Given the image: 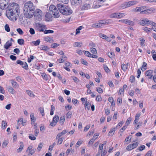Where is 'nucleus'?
Masks as SVG:
<instances>
[{
    "instance_id": "obj_18",
    "label": "nucleus",
    "mask_w": 156,
    "mask_h": 156,
    "mask_svg": "<svg viewBox=\"0 0 156 156\" xmlns=\"http://www.w3.org/2000/svg\"><path fill=\"white\" fill-rule=\"evenodd\" d=\"M12 44L9 41H8L4 45V48L6 49H8L9 48L12 46Z\"/></svg>"
},
{
    "instance_id": "obj_15",
    "label": "nucleus",
    "mask_w": 156,
    "mask_h": 156,
    "mask_svg": "<svg viewBox=\"0 0 156 156\" xmlns=\"http://www.w3.org/2000/svg\"><path fill=\"white\" fill-rule=\"evenodd\" d=\"M51 13L52 15H53L56 18L59 16L58 12L56 7L55 8L54 10L53 11H52Z\"/></svg>"
},
{
    "instance_id": "obj_41",
    "label": "nucleus",
    "mask_w": 156,
    "mask_h": 156,
    "mask_svg": "<svg viewBox=\"0 0 156 156\" xmlns=\"http://www.w3.org/2000/svg\"><path fill=\"white\" fill-rule=\"evenodd\" d=\"M8 143V141L6 140L4 141L2 145V148H4L7 145Z\"/></svg>"
},
{
    "instance_id": "obj_3",
    "label": "nucleus",
    "mask_w": 156,
    "mask_h": 156,
    "mask_svg": "<svg viewBox=\"0 0 156 156\" xmlns=\"http://www.w3.org/2000/svg\"><path fill=\"white\" fill-rule=\"evenodd\" d=\"M57 7L59 12L63 14L68 15L72 13V10L69 7L64 5L62 4H57Z\"/></svg>"
},
{
    "instance_id": "obj_9",
    "label": "nucleus",
    "mask_w": 156,
    "mask_h": 156,
    "mask_svg": "<svg viewBox=\"0 0 156 156\" xmlns=\"http://www.w3.org/2000/svg\"><path fill=\"white\" fill-rule=\"evenodd\" d=\"M59 118L58 116L57 115H55L52 121L50 123L51 126H55L59 120Z\"/></svg>"
},
{
    "instance_id": "obj_58",
    "label": "nucleus",
    "mask_w": 156,
    "mask_h": 156,
    "mask_svg": "<svg viewBox=\"0 0 156 156\" xmlns=\"http://www.w3.org/2000/svg\"><path fill=\"white\" fill-rule=\"evenodd\" d=\"M85 55L89 57H90L91 56V54L88 51H85L84 52Z\"/></svg>"
},
{
    "instance_id": "obj_19",
    "label": "nucleus",
    "mask_w": 156,
    "mask_h": 156,
    "mask_svg": "<svg viewBox=\"0 0 156 156\" xmlns=\"http://www.w3.org/2000/svg\"><path fill=\"white\" fill-rule=\"evenodd\" d=\"M20 145L19 148L17 150V152L18 153L21 152L22 151L24 146V144L22 142H20Z\"/></svg>"
},
{
    "instance_id": "obj_40",
    "label": "nucleus",
    "mask_w": 156,
    "mask_h": 156,
    "mask_svg": "<svg viewBox=\"0 0 156 156\" xmlns=\"http://www.w3.org/2000/svg\"><path fill=\"white\" fill-rule=\"evenodd\" d=\"M143 29L146 32L149 33L150 32L151 30V29L147 27H144L143 28Z\"/></svg>"
},
{
    "instance_id": "obj_39",
    "label": "nucleus",
    "mask_w": 156,
    "mask_h": 156,
    "mask_svg": "<svg viewBox=\"0 0 156 156\" xmlns=\"http://www.w3.org/2000/svg\"><path fill=\"white\" fill-rule=\"evenodd\" d=\"M17 42L19 44L21 45L24 44V40L22 39H19L18 40Z\"/></svg>"
},
{
    "instance_id": "obj_32",
    "label": "nucleus",
    "mask_w": 156,
    "mask_h": 156,
    "mask_svg": "<svg viewBox=\"0 0 156 156\" xmlns=\"http://www.w3.org/2000/svg\"><path fill=\"white\" fill-rule=\"evenodd\" d=\"M90 52L93 54H96L97 53V51L96 48H95L92 47L90 48Z\"/></svg>"
},
{
    "instance_id": "obj_20",
    "label": "nucleus",
    "mask_w": 156,
    "mask_h": 156,
    "mask_svg": "<svg viewBox=\"0 0 156 156\" xmlns=\"http://www.w3.org/2000/svg\"><path fill=\"white\" fill-rule=\"evenodd\" d=\"M91 106L90 103L88 101H86L84 104V107L85 109H87V110H89L90 109Z\"/></svg>"
},
{
    "instance_id": "obj_57",
    "label": "nucleus",
    "mask_w": 156,
    "mask_h": 156,
    "mask_svg": "<svg viewBox=\"0 0 156 156\" xmlns=\"http://www.w3.org/2000/svg\"><path fill=\"white\" fill-rule=\"evenodd\" d=\"M97 91L100 94L102 93L103 92V90L100 87H97L96 88Z\"/></svg>"
},
{
    "instance_id": "obj_2",
    "label": "nucleus",
    "mask_w": 156,
    "mask_h": 156,
    "mask_svg": "<svg viewBox=\"0 0 156 156\" xmlns=\"http://www.w3.org/2000/svg\"><path fill=\"white\" fill-rule=\"evenodd\" d=\"M35 7L32 2L28 1L26 2L24 6V14L28 18H31L35 10Z\"/></svg>"
},
{
    "instance_id": "obj_36",
    "label": "nucleus",
    "mask_w": 156,
    "mask_h": 156,
    "mask_svg": "<svg viewBox=\"0 0 156 156\" xmlns=\"http://www.w3.org/2000/svg\"><path fill=\"white\" fill-rule=\"evenodd\" d=\"M99 23L101 24V27L103 26V25H106L108 23V22L107 21H105V20H101L99 22Z\"/></svg>"
},
{
    "instance_id": "obj_17",
    "label": "nucleus",
    "mask_w": 156,
    "mask_h": 156,
    "mask_svg": "<svg viewBox=\"0 0 156 156\" xmlns=\"http://www.w3.org/2000/svg\"><path fill=\"white\" fill-rule=\"evenodd\" d=\"M67 57L65 55L62 56L61 58L58 59V61L60 63H62L65 62L67 59Z\"/></svg>"
},
{
    "instance_id": "obj_12",
    "label": "nucleus",
    "mask_w": 156,
    "mask_h": 156,
    "mask_svg": "<svg viewBox=\"0 0 156 156\" xmlns=\"http://www.w3.org/2000/svg\"><path fill=\"white\" fill-rule=\"evenodd\" d=\"M153 73V70H149L146 72L145 73V75L146 76H148L149 79H151L152 78L153 75H152Z\"/></svg>"
},
{
    "instance_id": "obj_28",
    "label": "nucleus",
    "mask_w": 156,
    "mask_h": 156,
    "mask_svg": "<svg viewBox=\"0 0 156 156\" xmlns=\"http://www.w3.org/2000/svg\"><path fill=\"white\" fill-rule=\"evenodd\" d=\"M44 39L45 41L50 43H52L53 41V40L52 38L48 36L45 37Z\"/></svg>"
},
{
    "instance_id": "obj_14",
    "label": "nucleus",
    "mask_w": 156,
    "mask_h": 156,
    "mask_svg": "<svg viewBox=\"0 0 156 156\" xmlns=\"http://www.w3.org/2000/svg\"><path fill=\"white\" fill-rule=\"evenodd\" d=\"M90 5L89 4H84L82 7V10H86L90 9Z\"/></svg>"
},
{
    "instance_id": "obj_56",
    "label": "nucleus",
    "mask_w": 156,
    "mask_h": 156,
    "mask_svg": "<svg viewBox=\"0 0 156 156\" xmlns=\"http://www.w3.org/2000/svg\"><path fill=\"white\" fill-rule=\"evenodd\" d=\"M29 32L30 33L32 34H34L35 33V30L34 29L32 28H30V29Z\"/></svg>"
},
{
    "instance_id": "obj_44",
    "label": "nucleus",
    "mask_w": 156,
    "mask_h": 156,
    "mask_svg": "<svg viewBox=\"0 0 156 156\" xmlns=\"http://www.w3.org/2000/svg\"><path fill=\"white\" fill-rule=\"evenodd\" d=\"M132 120V118L131 117L129 118L127 120L126 122L125 123V125L128 126L130 124V122Z\"/></svg>"
},
{
    "instance_id": "obj_62",
    "label": "nucleus",
    "mask_w": 156,
    "mask_h": 156,
    "mask_svg": "<svg viewBox=\"0 0 156 156\" xmlns=\"http://www.w3.org/2000/svg\"><path fill=\"white\" fill-rule=\"evenodd\" d=\"M23 119H19L17 122L18 125L19 126H20V125L21 124L23 123Z\"/></svg>"
},
{
    "instance_id": "obj_52",
    "label": "nucleus",
    "mask_w": 156,
    "mask_h": 156,
    "mask_svg": "<svg viewBox=\"0 0 156 156\" xmlns=\"http://www.w3.org/2000/svg\"><path fill=\"white\" fill-rule=\"evenodd\" d=\"M95 140V139H94V138H93L92 139H90L88 143V145H89L90 144L91 145H92L93 144V143L94 141Z\"/></svg>"
},
{
    "instance_id": "obj_49",
    "label": "nucleus",
    "mask_w": 156,
    "mask_h": 156,
    "mask_svg": "<svg viewBox=\"0 0 156 156\" xmlns=\"http://www.w3.org/2000/svg\"><path fill=\"white\" fill-rule=\"evenodd\" d=\"M72 113V112H67V113L66 114V118L67 119L70 118L71 117Z\"/></svg>"
},
{
    "instance_id": "obj_35",
    "label": "nucleus",
    "mask_w": 156,
    "mask_h": 156,
    "mask_svg": "<svg viewBox=\"0 0 156 156\" xmlns=\"http://www.w3.org/2000/svg\"><path fill=\"white\" fill-rule=\"evenodd\" d=\"M39 109L41 115L42 116H44V108L43 107H41Z\"/></svg>"
},
{
    "instance_id": "obj_55",
    "label": "nucleus",
    "mask_w": 156,
    "mask_h": 156,
    "mask_svg": "<svg viewBox=\"0 0 156 156\" xmlns=\"http://www.w3.org/2000/svg\"><path fill=\"white\" fill-rule=\"evenodd\" d=\"M42 147H43L42 144V143H40L39 144L38 147H37V150L39 151H40L41 150V148H42Z\"/></svg>"
},
{
    "instance_id": "obj_47",
    "label": "nucleus",
    "mask_w": 156,
    "mask_h": 156,
    "mask_svg": "<svg viewBox=\"0 0 156 156\" xmlns=\"http://www.w3.org/2000/svg\"><path fill=\"white\" fill-rule=\"evenodd\" d=\"M102 100L101 96L100 95H97L96 97V101H100Z\"/></svg>"
},
{
    "instance_id": "obj_13",
    "label": "nucleus",
    "mask_w": 156,
    "mask_h": 156,
    "mask_svg": "<svg viewBox=\"0 0 156 156\" xmlns=\"http://www.w3.org/2000/svg\"><path fill=\"white\" fill-rule=\"evenodd\" d=\"M52 14L50 12H47L45 16V20L46 21H50L51 20Z\"/></svg>"
},
{
    "instance_id": "obj_29",
    "label": "nucleus",
    "mask_w": 156,
    "mask_h": 156,
    "mask_svg": "<svg viewBox=\"0 0 156 156\" xmlns=\"http://www.w3.org/2000/svg\"><path fill=\"white\" fill-rule=\"evenodd\" d=\"M27 93L30 97H34L35 95L34 94L33 92L31 90H27L26 91Z\"/></svg>"
},
{
    "instance_id": "obj_61",
    "label": "nucleus",
    "mask_w": 156,
    "mask_h": 156,
    "mask_svg": "<svg viewBox=\"0 0 156 156\" xmlns=\"http://www.w3.org/2000/svg\"><path fill=\"white\" fill-rule=\"evenodd\" d=\"M139 143L138 142H136L132 144V146L133 147V148H135L138 145Z\"/></svg>"
},
{
    "instance_id": "obj_54",
    "label": "nucleus",
    "mask_w": 156,
    "mask_h": 156,
    "mask_svg": "<svg viewBox=\"0 0 156 156\" xmlns=\"http://www.w3.org/2000/svg\"><path fill=\"white\" fill-rule=\"evenodd\" d=\"M16 30L19 34L20 35H22L23 33V30L20 28L17 29H16Z\"/></svg>"
},
{
    "instance_id": "obj_45",
    "label": "nucleus",
    "mask_w": 156,
    "mask_h": 156,
    "mask_svg": "<svg viewBox=\"0 0 156 156\" xmlns=\"http://www.w3.org/2000/svg\"><path fill=\"white\" fill-rule=\"evenodd\" d=\"M104 146V144H101L99 145V151L100 152L101 151V152H103V148Z\"/></svg>"
},
{
    "instance_id": "obj_10",
    "label": "nucleus",
    "mask_w": 156,
    "mask_h": 156,
    "mask_svg": "<svg viewBox=\"0 0 156 156\" xmlns=\"http://www.w3.org/2000/svg\"><path fill=\"white\" fill-rule=\"evenodd\" d=\"M16 63L17 64L21 65L22 67L25 69H27L28 68V65L26 62H23L20 60H17Z\"/></svg>"
},
{
    "instance_id": "obj_5",
    "label": "nucleus",
    "mask_w": 156,
    "mask_h": 156,
    "mask_svg": "<svg viewBox=\"0 0 156 156\" xmlns=\"http://www.w3.org/2000/svg\"><path fill=\"white\" fill-rule=\"evenodd\" d=\"M34 15L35 17L38 18L39 20H41L43 15L42 11L39 9H36L35 11H34L32 17Z\"/></svg>"
},
{
    "instance_id": "obj_23",
    "label": "nucleus",
    "mask_w": 156,
    "mask_h": 156,
    "mask_svg": "<svg viewBox=\"0 0 156 156\" xmlns=\"http://www.w3.org/2000/svg\"><path fill=\"white\" fill-rule=\"evenodd\" d=\"M8 92L12 94H13L15 92L13 88L11 86H9L8 87Z\"/></svg>"
},
{
    "instance_id": "obj_38",
    "label": "nucleus",
    "mask_w": 156,
    "mask_h": 156,
    "mask_svg": "<svg viewBox=\"0 0 156 156\" xmlns=\"http://www.w3.org/2000/svg\"><path fill=\"white\" fill-rule=\"evenodd\" d=\"M45 34H52L54 33V31L53 30H44L43 32Z\"/></svg>"
},
{
    "instance_id": "obj_50",
    "label": "nucleus",
    "mask_w": 156,
    "mask_h": 156,
    "mask_svg": "<svg viewBox=\"0 0 156 156\" xmlns=\"http://www.w3.org/2000/svg\"><path fill=\"white\" fill-rule=\"evenodd\" d=\"M43 79L45 80H48V76L45 73H43L41 75Z\"/></svg>"
},
{
    "instance_id": "obj_16",
    "label": "nucleus",
    "mask_w": 156,
    "mask_h": 156,
    "mask_svg": "<svg viewBox=\"0 0 156 156\" xmlns=\"http://www.w3.org/2000/svg\"><path fill=\"white\" fill-rule=\"evenodd\" d=\"M110 17L111 18H120V14L115 13L112 14L110 15Z\"/></svg>"
},
{
    "instance_id": "obj_53",
    "label": "nucleus",
    "mask_w": 156,
    "mask_h": 156,
    "mask_svg": "<svg viewBox=\"0 0 156 156\" xmlns=\"http://www.w3.org/2000/svg\"><path fill=\"white\" fill-rule=\"evenodd\" d=\"M129 80L131 83H133L135 80V77L133 76H131L130 77Z\"/></svg>"
},
{
    "instance_id": "obj_60",
    "label": "nucleus",
    "mask_w": 156,
    "mask_h": 156,
    "mask_svg": "<svg viewBox=\"0 0 156 156\" xmlns=\"http://www.w3.org/2000/svg\"><path fill=\"white\" fill-rule=\"evenodd\" d=\"M145 147L144 145H141L137 148V149L139 150L140 151H142L145 149Z\"/></svg>"
},
{
    "instance_id": "obj_63",
    "label": "nucleus",
    "mask_w": 156,
    "mask_h": 156,
    "mask_svg": "<svg viewBox=\"0 0 156 156\" xmlns=\"http://www.w3.org/2000/svg\"><path fill=\"white\" fill-rule=\"evenodd\" d=\"M73 80L76 83H78L79 81V80L75 76H72Z\"/></svg>"
},
{
    "instance_id": "obj_26",
    "label": "nucleus",
    "mask_w": 156,
    "mask_h": 156,
    "mask_svg": "<svg viewBox=\"0 0 156 156\" xmlns=\"http://www.w3.org/2000/svg\"><path fill=\"white\" fill-rule=\"evenodd\" d=\"M101 24L99 23H95L93 24L91 26V27L93 28H100L101 27Z\"/></svg>"
},
{
    "instance_id": "obj_37",
    "label": "nucleus",
    "mask_w": 156,
    "mask_h": 156,
    "mask_svg": "<svg viewBox=\"0 0 156 156\" xmlns=\"http://www.w3.org/2000/svg\"><path fill=\"white\" fill-rule=\"evenodd\" d=\"M82 43L80 42H75L74 44V46L75 47H80L82 45Z\"/></svg>"
},
{
    "instance_id": "obj_43",
    "label": "nucleus",
    "mask_w": 156,
    "mask_h": 156,
    "mask_svg": "<svg viewBox=\"0 0 156 156\" xmlns=\"http://www.w3.org/2000/svg\"><path fill=\"white\" fill-rule=\"evenodd\" d=\"M5 29L6 31L9 32L10 31V28L8 24H6L5 26Z\"/></svg>"
},
{
    "instance_id": "obj_59",
    "label": "nucleus",
    "mask_w": 156,
    "mask_h": 156,
    "mask_svg": "<svg viewBox=\"0 0 156 156\" xmlns=\"http://www.w3.org/2000/svg\"><path fill=\"white\" fill-rule=\"evenodd\" d=\"M58 139V144H61L62 143V141L63 140V137H62L60 138H59Z\"/></svg>"
},
{
    "instance_id": "obj_64",
    "label": "nucleus",
    "mask_w": 156,
    "mask_h": 156,
    "mask_svg": "<svg viewBox=\"0 0 156 156\" xmlns=\"http://www.w3.org/2000/svg\"><path fill=\"white\" fill-rule=\"evenodd\" d=\"M108 56L110 58H112L115 55L112 52H109L108 53Z\"/></svg>"
},
{
    "instance_id": "obj_1",
    "label": "nucleus",
    "mask_w": 156,
    "mask_h": 156,
    "mask_svg": "<svg viewBox=\"0 0 156 156\" xmlns=\"http://www.w3.org/2000/svg\"><path fill=\"white\" fill-rule=\"evenodd\" d=\"M8 14L9 15L10 19L13 21L16 19V15L18 14L19 6L16 3H13L9 5L8 6Z\"/></svg>"
},
{
    "instance_id": "obj_25",
    "label": "nucleus",
    "mask_w": 156,
    "mask_h": 156,
    "mask_svg": "<svg viewBox=\"0 0 156 156\" xmlns=\"http://www.w3.org/2000/svg\"><path fill=\"white\" fill-rule=\"evenodd\" d=\"M126 24L131 26H133L134 24V22L133 21L126 19Z\"/></svg>"
},
{
    "instance_id": "obj_30",
    "label": "nucleus",
    "mask_w": 156,
    "mask_h": 156,
    "mask_svg": "<svg viewBox=\"0 0 156 156\" xmlns=\"http://www.w3.org/2000/svg\"><path fill=\"white\" fill-rule=\"evenodd\" d=\"M65 118L64 116H62L60 117L59 122L61 125H63L65 122Z\"/></svg>"
},
{
    "instance_id": "obj_34",
    "label": "nucleus",
    "mask_w": 156,
    "mask_h": 156,
    "mask_svg": "<svg viewBox=\"0 0 156 156\" xmlns=\"http://www.w3.org/2000/svg\"><path fill=\"white\" fill-rule=\"evenodd\" d=\"M40 43V41L39 39L37 40L36 41H32V43L35 46H37Z\"/></svg>"
},
{
    "instance_id": "obj_48",
    "label": "nucleus",
    "mask_w": 156,
    "mask_h": 156,
    "mask_svg": "<svg viewBox=\"0 0 156 156\" xmlns=\"http://www.w3.org/2000/svg\"><path fill=\"white\" fill-rule=\"evenodd\" d=\"M49 49V48H48V47L45 46H44V45L42 46L41 47V50H44V51H46L48 50Z\"/></svg>"
},
{
    "instance_id": "obj_11",
    "label": "nucleus",
    "mask_w": 156,
    "mask_h": 156,
    "mask_svg": "<svg viewBox=\"0 0 156 156\" xmlns=\"http://www.w3.org/2000/svg\"><path fill=\"white\" fill-rule=\"evenodd\" d=\"M82 2V0H72L71 3L72 5L76 6L81 5Z\"/></svg>"
},
{
    "instance_id": "obj_7",
    "label": "nucleus",
    "mask_w": 156,
    "mask_h": 156,
    "mask_svg": "<svg viewBox=\"0 0 156 156\" xmlns=\"http://www.w3.org/2000/svg\"><path fill=\"white\" fill-rule=\"evenodd\" d=\"M156 10V9L151 8L142 10L140 12V13L141 14H151L154 13Z\"/></svg>"
},
{
    "instance_id": "obj_21",
    "label": "nucleus",
    "mask_w": 156,
    "mask_h": 156,
    "mask_svg": "<svg viewBox=\"0 0 156 156\" xmlns=\"http://www.w3.org/2000/svg\"><path fill=\"white\" fill-rule=\"evenodd\" d=\"M147 18L141 20L139 22V24L143 26L147 25Z\"/></svg>"
},
{
    "instance_id": "obj_22",
    "label": "nucleus",
    "mask_w": 156,
    "mask_h": 156,
    "mask_svg": "<svg viewBox=\"0 0 156 156\" xmlns=\"http://www.w3.org/2000/svg\"><path fill=\"white\" fill-rule=\"evenodd\" d=\"M11 83L12 86L15 88H17L19 87L17 82L13 80H11Z\"/></svg>"
},
{
    "instance_id": "obj_6",
    "label": "nucleus",
    "mask_w": 156,
    "mask_h": 156,
    "mask_svg": "<svg viewBox=\"0 0 156 156\" xmlns=\"http://www.w3.org/2000/svg\"><path fill=\"white\" fill-rule=\"evenodd\" d=\"M137 3V2L136 0L129 1L124 3V4L123 5V6H122V7L124 8H126L135 5Z\"/></svg>"
},
{
    "instance_id": "obj_33",
    "label": "nucleus",
    "mask_w": 156,
    "mask_h": 156,
    "mask_svg": "<svg viewBox=\"0 0 156 156\" xmlns=\"http://www.w3.org/2000/svg\"><path fill=\"white\" fill-rule=\"evenodd\" d=\"M147 64L145 62H143V65L141 67V69L142 71H144L147 68H145V67H147Z\"/></svg>"
},
{
    "instance_id": "obj_31",
    "label": "nucleus",
    "mask_w": 156,
    "mask_h": 156,
    "mask_svg": "<svg viewBox=\"0 0 156 156\" xmlns=\"http://www.w3.org/2000/svg\"><path fill=\"white\" fill-rule=\"evenodd\" d=\"M55 8V6L54 5H51L49 8V12L51 13L53 11Z\"/></svg>"
},
{
    "instance_id": "obj_27",
    "label": "nucleus",
    "mask_w": 156,
    "mask_h": 156,
    "mask_svg": "<svg viewBox=\"0 0 156 156\" xmlns=\"http://www.w3.org/2000/svg\"><path fill=\"white\" fill-rule=\"evenodd\" d=\"M7 123L6 121L2 120V128L5 129L7 126Z\"/></svg>"
},
{
    "instance_id": "obj_42",
    "label": "nucleus",
    "mask_w": 156,
    "mask_h": 156,
    "mask_svg": "<svg viewBox=\"0 0 156 156\" xmlns=\"http://www.w3.org/2000/svg\"><path fill=\"white\" fill-rule=\"evenodd\" d=\"M132 146V144H129L127 146L126 150L128 151H131L134 148Z\"/></svg>"
},
{
    "instance_id": "obj_46",
    "label": "nucleus",
    "mask_w": 156,
    "mask_h": 156,
    "mask_svg": "<svg viewBox=\"0 0 156 156\" xmlns=\"http://www.w3.org/2000/svg\"><path fill=\"white\" fill-rule=\"evenodd\" d=\"M138 125H137V126H136L135 128H134V129L135 130H137L142 125V122H139L138 123Z\"/></svg>"
},
{
    "instance_id": "obj_4",
    "label": "nucleus",
    "mask_w": 156,
    "mask_h": 156,
    "mask_svg": "<svg viewBox=\"0 0 156 156\" xmlns=\"http://www.w3.org/2000/svg\"><path fill=\"white\" fill-rule=\"evenodd\" d=\"M35 28L40 32H43L46 28V25L40 23H35Z\"/></svg>"
},
{
    "instance_id": "obj_51",
    "label": "nucleus",
    "mask_w": 156,
    "mask_h": 156,
    "mask_svg": "<svg viewBox=\"0 0 156 156\" xmlns=\"http://www.w3.org/2000/svg\"><path fill=\"white\" fill-rule=\"evenodd\" d=\"M29 138L31 140H36V137L34 136V135L30 134V136H29Z\"/></svg>"
},
{
    "instance_id": "obj_24",
    "label": "nucleus",
    "mask_w": 156,
    "mask_h": 156,
    "mask_svg": "<svg viewBox=\"0 0 156 156\" xmlns=\"http://www.w3.org/2000/svg\"><path fill=\"white\" fill-rule=\"evenodd\" d=\"M128 64H129V63H127V64H122L121 66V68L124 71H126L128 69L127 66Z\"/></svg>"
},
{
    "instance_id": "obj_8",
    "label": "nucleus",
    "mask_w": 156,
    "mask_h": 156,
    "mask_svg": "<svg viewBox=\"0 0 156 156\" xmlns=\"http://www.w3.org/2000/svg\"><path fill=\"white\" fill-rule=\"evenodd\" d=\"M9 0H0V8L4 9L5 7L8 4Z\"/></svg>"
}]
</instances>
